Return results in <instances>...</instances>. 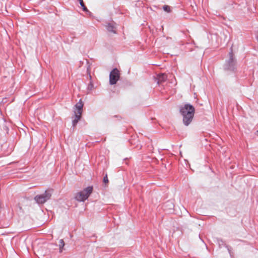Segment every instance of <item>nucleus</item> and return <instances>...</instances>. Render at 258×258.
<instances>
[{
    "mask_svg": "<svg viewBox=\"0 0 258 258\" xmlns=\"http://www.w3.org/2000/svg\"><path fill=\"white\" fill-rule=\"evenodd\" d=\"M194 107L189 104H186L180 109V112L183 117V124L187 126L192 121L194 114Z\"/></svg>",
    "mask_w": 258,
    "mask_h": 258,
    "instance_id": "f257e3e1",
    "label": "nucleus"
},
{
    "mask_svg": "<svg viewBox=\"0 0 258 258\" xmlns=\"http://www.w3.org/2000/svg\"><path fill=\"white\" fill-rule=\"evenodd\" d=\"M236 60L234 57L232 48L228 53V58L224 64V69L227 71H233L236 69Z\"/></svg>",
    "mask_w": 258,
    "mask_h": 258,
    "instance_id": "f03ea898",
    "label": "nucleus"
},
{
    "mask_svg": "<svg viewBox=\"0 0 258 258\" xmlns=\"http://www.w3.org/2000/svg\"><path fill=\"white\" fill-rule=\"evenodd\" d=\"M93 191L92 186H88L76 194L75 199L78 202H84L87 200Z\"/></svg>",
    "mask_w": 258,
    "mask_h": 258,
    "instance_id": "7ed1b4c3",
    "label": "nucleus"
},
{
    "mask_svg": "<svg viewBox=\"0 0 258 258\" xmlns=\"http://www.w3.org/2000/svg\"><path fill=\"white\" fill-rule=\"evenodd\" d=\"M52 194V189H47L44 193L36 195L34 200L39 205L43 204L50 199Z\"/></svg>",
    "mask_w": 258,
    "mask_h": 258,
    "instance_id": "20e7f679",
    "label": "nucleus"
},
{
    "mask_svg": "<svg viewBox=\"0 0 258 258\" xmlns=\"http://www.w3.org/2000/svg\"><path fill=\"white\" fill-rule=\"evenodd\" d=\"M119 72L116 69H113L110 73L109 83L110 85L115 84L119 79Z\"/></svg>",
    "mask_w": 258,
    "mask_h": 258,
    "instance_id": "39448f33",
    "label": "nucleus"
},
{
    "mask_svg": "<svg viewBox=\"0 0 258 258\" xmlns=\"http://www.w3.org/2000/svg\"><path fill=\"white\" fill-rule=\"evenodd\" d=\"M155 79L157 84L159 85L166 80L167 75L164 73L159 74L155 78Z\"/></svg>",
    "mask_w": 258,
    "mask_h": 258,
    "instance_id": "423d86ee",
    "label": "nucleus"
},
{
    "mask_svg": "<svg viewBox=\"0 0 258 258\" xmlns=\"http://www.w3.org/2000/svg\"><path fill=\"white\" fill-rule=\"evenodd\" d=\"M83 107V103L81 99L79 100V101L75 105V107L77 109L76 111L78 114H82V109Z\"/></svg>",
    "mask_w": 258,
    "mask_h": 258,
    "instance_id": "0eeeda50",
    "label": "nucleus"
},
{
    "mask_svg": "<svg viewBox=\"0 0 258 258\" xmlns=\"http://www.w3.org/2000/svg\"><path fill=\"white\" fill-rule=\"evenodd\" d=\"M75 117L74 119H73L72 121V124H73V126H76L77 123L78 122L79 120L81 119V115H82V114H78V113H76V112H75Z\"/></svg>",
    "mask_w": 258,
    "mask_h": 258,
    "instance_id": "6e6552de",
    "label": "nucleus"
},
{
    "mask_svg": "<svg viewBox=\"0 0 258 258\" xmlns=\"http://www.w3.org/2000/svg\"><path fill=\"white\" fill-rule=\"evenodd\" d=\"M106 28L109 32L116 33V31L115 30V27L112 23H108L106 25Z\"/></svg>",
    "mask_w": 258,
    "mask_h": 258,
    "instance_id": "1a4fd4ad",
    "label": "nucleus"
},
{
    "mask_svg": "<svg viewBox=\"0 0 258 258\" xmlns=\"http://www.w3.org/2000/svg\"><path fill=\"white\" fill-rule=\"evenodd\" d=\"M81 1H79V3L81 6V7L83 9V10L84 12H89L88 10L87 9V7L85 6V4H84L83 0H81Z\"/></svg>",
    "mask_w": 258,
    "mask_h": 258,
    "instance_id": "9d476101",
    "label": "nucleus"
},
{
    "mask_svg": "<svg viewBox=\"0 0 258 258\" xmlns=\"http://www.w3.org/2000/svg\"><path fill=\"white\" fill-rule=\"evenodd\" d=\"M64 245V241L62 239H60L59 241V252H61L62 251V248Z\"/></svg>",
    "mask_w": 258,
    "mask_h": 258,
    "instance_id": "9b49d317",
    "label": "nucleus"
},
{
    "mask_svg": "<svg viewBox=\"0 0 258 258\" xmlns=\"http://www.w3.org/2000/svg\"><path fill=\"white\" fill-rule=\"evenodd\" d=\"M163 9L167 12H170V7H169L168 6H167V5H164L163 7Z\"/></svg>",
    "mask_w": 258,
    "mask_h": 258,
    "instance_id": "f8f14e48",
    "label": "nucleus"
},
{
    "mask_svg": "<svg viewBox=\"0 0 258 258\" xmlns=\"http://www.w3.org/2000/svg\"><path fill=\"white\" fill-rule=\"evenodd\" d=\"M166 205H168L170 207V209H172L173 207V204L172 202H169V201H168L167 203H166L165 205V207L166 206Z\"/></svg>",
    "mask_w": 258,
    "mask_h": 258,
    "instance_id": "ddd939ff",
    "label": "nucleus"
},
{
    "mask_svg": "<svg viewBox=\"0 0 258 258\" xmlns=\"http://www.w3.org/2000/svg\"><path fill=\"white\" fill-rule=\"evenodd\" d=\"M93 88V84H92V82H90L89 85H88V89L89 90H92V89Z\"/></svg>",
    "mask_w": 258,
    "mask_h": 258,
    "instance_id": "4468645a",
    "label": "nucleus"
},
{
    "mask_svg": "<svg viewBox=\"0 0 258 258\" xmlns=\"http://www.w3.org/2000/svg\"><path fill=\"white\" fill-rule=\"evenodd\" d=\"M103 182L105 183H106L108 182V177H107V174H106L105 176L103 178Z\"/></svg>",
    "mask_w": 258,
    "mask_h": 258,
    "instance_id": "2eb2a0df",
    "label": "nucleus"
},
{
    "mask_svg": "<svg viewBox=\"0 0 258 258\" xmlns=\"http://www.w3.org/2000/svg\"><path fill=\"white\" fill-rule=\"evenodd\" d=\"M220 242H222V243H223V241H222V240H218V242H219V244L220 243Z\"/></svg>",
    "mask_w": 258,
    "mask_h": 258,
    "instance_id": "dca6fc26",
    "label": "nucleus"
},
{
    "mask_svg": "<svg viewBox=\"0 0 258 258\" xmlns=\"http://www.w3.org/2000/svg\"><path fill=\"white\" fill-rule=\"evenodd\" d=\"M78 1L79 2V1H81V0H78Z\"/></svg>",
    "mask_w": 258,
    "mask_h": 258,
    "instance_id": "f3484780",
    "label": "nucleus"
}]
</instances>
